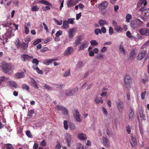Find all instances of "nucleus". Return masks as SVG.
<instances>
[{
	"label": "nucleus",
	"instance_id": "72a5a7b5",
	"mask_svg": "<svg viewBox=\"0 0 149 149\" xmlns=\"http://www.w3.org/2000/svg\"><path fill=\"white\" fill-rule=\"evenodd\" d=\"M131 140L134 146H136L137 145L136 139L135 137H134L132 135L131 136Z\"/></svg>",
	"mask_w": 149,
	"mask_h": 149
},
{
	"label": "nucleus",
	"instance_id": "a211bd4d",
	"mask_svg": "<svg viewBox=\"0 0 149 149\" xmlns=\"http://www.w3.org/2000/svg\"><path fill=\"white\" fill-rule=\"evenodd\" d=\"M57 60V58L53 59H47L44 60L43 63L46 65H49L51 64L53 62L56 61Z\"/></svg>",
	"mask_w": 149,
	"mask_h": 149
},
{
	"label": "nucleus",
	"instance_id": "cd10ccee",
	"mask_svg": "<svg viewBox=\"0 0 149 149\" xmlns=\"http://www.w3.org/2000/svg\"><path fill=\"white\" fill-rule=\"evenodd\" d=\"M39 3H40L45 5L49 6H52V4L46 1H45L44 0H42L39 1Z\"/></svg>",
	"mask_w": 149,
	"mask_h": 149
},
{
	"label": "nucleus",
	"instance_id": "3c124183",
	"mask_svg": "<svg viewBox=\"0 0 149 149\" xmlns=\"http://www.w3.org/2000/svg\"><path fill=\"white\" fill-rule=\"evenodd\" d=\"M109 33L110 35H111L114 33V31L113 28L111 26H110L109 28Z\"/></svg>",
	"mask_w": 149,
	"mask_h": 149
},
{
	"label": "nucleus",
	"instance_id": "aec40b11",
	"mask_svg": "<svg viewBox=\"0 0 149 149\" xmlns=\"http://www.w3.org/2000/svg\"><path fill=\"white\" fill-rule=\"evenodd\" d=\"M108 4V2L105 1L101 3L99 6L98 8L100 10L105 9L107 7Z\"/></svg>",
	"mask_w": 149,
	"mask_h": 149
},
{
	"label": "nucleus",
	"instance_id": "b1692460",
	"mask_svg": "<svg viewBox=\"0 0 149 149\" xmlns=\"http://www.w3.org/2000/svg\"><path fill=\"white\" fill-rule=\"evenodd\" d=\"M81 36H78L77 38L74 42V46L76 47L79 44L80 45V42L81 40Z\"/></svg>",
	"mask_w": 149,
	"mask_h": 149
},
{
	"label": "nucleus",
	"instance_id": "9b49d317",
	"mask_svg": "<svg viewBox=\"0 0 149 149\" xmlns=\"http://www.w3.org/2000/svg\"><path fill=\"white\" fill-rule=\"evenodd\" d=\"M137 52V50L136 48L133 49L130 53L129 59L130 60H132L134 59L136 56Z\"/></svg>",
	"mask_w": 149,
	"mask_h": 149
},
{
	"label": "nucleus",
	"instance_id": "5701e85b",
	"mask_svg": "<svg viewBox=\"0 0 149 149\" xmlns=\"http://www.w3.org/2000/svg\"><path fill=\"white\" fill-rule=\"evenodd\" d=\"M95 101L96 104H102L103 102V101L101 97H99L96 96L95 99Z\"/></svg>",
	"mask_w": 149,
	"mask_h": 149
},
{
	"label": "nucleus",
	"instance_id": "7c9ffc66",
	"mask_svg": "<svg viewBox=\"0 0 149 149\" xmlns=\"http://www.w3.org/2000/svg\"><path fill=\"white\" fill-rule=\"evenodd\" d=\"M15 44L18 48H20L21 47V43L18 38L15 41Z\"/></svg>",
	"mask_w": 149,
	"mask_h": 149
},
{
	"label": "nucleus",
	"instance_id": "4c0bfd02",
	"mask_svg": "<svg viewBox=\"0 0 149 149\" xmlns=\"http://www.w3.org/2000/svg\"><path fill=\"white\" fill-rule=\"evenodd\" d=\"M133 114L134 113L133 112L132 110H131V111L130 112L129 116V119L130 121H132L133 120Z\"/></svg>",
	"mask_w": 149,
	"mask_h": 149
},
{
	"label": "nucleus",
	"instance_id": "6e6552de",
	"mask_svg": "<svg viewBox=\"0 0 149 149\" xmlns=\"http://www.w3.org/2000/svg\"><path fill=\"white\" fill-rule=\"evenodd\" d=\"M88 42L86 40H84L83 42L80 43V45L78 46V51L83 50L88 47Z\"/></svg>",
	"mask_w": 149,
	"mask_h": 149
},
{
	"label": "nucleus",
	"instance_id": "de8ad7c7",
	"mask_svg": "<svg viewBox=\"0 0 149 149\" xmlns=\"http://www.w3.org/2000/svg\"><path fill=\"white\" fill-rule=\"evenodd\" d=\"M34 110H31L29 111V113L28 114V116L30 118H31L33 116V114L34 113Z\"/></svg>",
	"mask_w": 149,
	"mask_h": 149
},
{
	"label": "nucleus",
	"instance_id": "c03bdc74",
	"mask_svg": "<svg viewBox=\"0 0 149 149\" xmlns=\"http://www.w3.org/2000/svg\"><path fill=\"white\" fill-rule=\"evenodd\" d=\"M69 127L70 130H74L76 128V126L75 125L71 123L69 124Z\"/></svg>",
	"mask_w": 149,
	"mask_h": 149
},
{
	"label": "nucleus",
	"instance_id": "69168bd1",
	"mask_svg": "<svg viewBox=\"0 0 149 149\" xmlns=\"http://www.w3.org/2000/svg\"><path fill=\"white\" fill-rule=\"evenodd\" d=\"M63 34V31L61 30H59L56 33V36H59Z\"/></svg>",
	"mask_w": 149,
	"mask_h": 149
},
{
	"label": "nucleus",
	"instance_id": "dca6fc26",
	"mask_svg": "<svg viewBox=\"0 0 149 149\" xmlns=\"http://www.w3.org/2000/svg\"><path fill=\"white\" fill-rule=\"evenodd\" d=\"M76 31V28H73L69 30L68 32V37L70 38H72L74 36Z\"/></svg>",
	"mask_w": 149,
	"mask_h": 149
},
{
	"label": "nucleus",
	"instance_id": "2eb2a0df",
	"mask_svg": "<svg viewBox=\"0 0 149 149\" xmlns=\"http://www.w3.org/2000/svg\"><path fill=\"white\" fill-rule=\"evenodd\" d=\"M21 57L22 61L24 62H25L26 61H28L33 58V56H30L27 54H22Z\"/></svg>",
	"mask_w": 149,
	"mask_h": 149
},
{
	"label": "nucleus",
	"instance_id": "e2e57ef3",
	"mask_svg": "<svg viewBox=\"0 0 149 149\" xmlns=\"http://www.w3.org/2000/svg\"><path fill=\"white\" fill-rule=\"evenodd\" d=\"M126 34L127 36L129 38H132L134 37L132 35L130 32L129 31H128L127 32Z\"/></svg>",
	"mask_w": 149,
	"mask_h": 149
},
{
	"label": "nucleus",
	"instance_id": "2f4dec72",
	"mask_svg": "<svg viewBox=\"0 0 149 149\" xmlns=\"http://www.w3.org/2000/svg\"><path fill=\"white\" fill-rule=\"evenodd\" d=\"M99 23L101 26H103L104 25H108V23L104 20L101 19L99 21Z\"/></svg>",
	"mask_w": 149,
	"mask_h": 149
},
{
	"label": "nucleus",
	"instance_id": "79ce46f5",
	"mask_svg": "<svg viewBox=\"0 0 149 149\" xmlns=\"http://www.w3.org/2000/svg\"><path fill=\"white\" fill-rule=\"evenodd\" d=\"M94 32L95 35H98L99 34H102L101 30L99 28L95 29L94 30Z\"/></svg>",
	"mask_w": 149,
	"mask_h": 149
},
{
	"label": "nucleus",
	"instance_id": "7ed1b4c3",
	"mask_svg": "<svg viewBox=\"0 0 149 149\" xmlns=\"http://www.w3.org/2000/svg\"><path fill=\"white\" fill-rule=\"evenodd\" d=\"M13 66V65L11 63L4 62L2 63L1 68L4 72L7 73L12 70Z\"/></svg>",
	"mask_w": 149,
	"mask_h": 149
},
{
	"label": "nucleus",
	"instance_id": "4be33fe9",
	"mask_svg": "<svg viewBox=\"0 0 149 149\" xmlns=\"http://www.w3.org/2000/svg\"><path fill=\"white\" fill-rule=\"evenodd\" d=\"M78 139L81 140H86L87 139L86 135L83 133H80L78 134Z\"/></svg>",
	"mask_w": 149,
	"mask_h": 149
},
{
	"label": "nucleus",
	"instance_id": "393cba45",
	"mask_svg": "<svg viewBox=\"0 0 149 149\" xmlns=\"http://www.w3.org/2000/svg\"><path fill=\"white\" fill-rule=\"evenodd\" d=\"M143 4V6H145L147 4V1L146 0H139L138 3L137 5L138 7H140L141 5Z\"/></svg>",
	"mask_w": 149,
	"mask_h": 149
},
{
	"label": "nucleus",
	"instance_id": "0eeeda50",
	"mask_svg": "<svg viewBox=\"0 0 149 149\" xmlns=\"http://www.w3.org/2000/svg\"><path fill=\"white\" fill-rule=\"evenodd\" d=\"M112 24L114 26V29L116 32L120 33L123 32V29L122 28L120 25L118 24L116 21L113 20Z\"/></svg>",
	"mask_w": 149,
	"mask_h": 149
},
{
	"label": "nucleus",
	"instance_id": "412c9836",
	"mask_svg": "<svg viewBox=\"0 0 149 149\" xmlns=\"http://www.w3.org/2000/svg\"><path fill=\"white\" fill-rule=\"evenodd\" d=\"M73 48L71 47H68L64 53V55L67 56L70 54L73 50Z\"/></svg>",
	"mask_w": 149,
	"mask_h": 149
},
{
	"label": "nucleus",
	"instance_id": "423d86ee",
	"mask_svg": "<svg viewBox=\"0 0 149 149\" xmlns=\"http://www.w3.org/2000/svg\"><path fill=\"white\" fill-rule=\"evenodd\" d=\"M73 113L74 118L79 123L82 121V119L80 118V115L77 109H74L73 111Z\"/></svg>",
	"mask_w": 149,
	"mask_h": 149
},
{
	"label": "nucleus",
	"instance_id": "a18cd8bd",
	"mask_svg": "<svg viewBox=\"0 0 149 149\" xmlns=\"http://www.w3.org/2000/svg\"><path fill=\"white\" fill-rule=\"evenodd\" d=\"M45 88L50 91L53 90V88L50 86L49 85L47 84H45L44 86Z\"/></svg>",
	"mask_w": 149,
	"mask_h": 149
},
{
	"label": "nucleus",
	"instance_id": "f3484780",
	"mask_svg": "<svg viewBox=\"0 0 149 149\" xmlns=\"http://www.w3.org/2000/svg\"><path fill=\"white\" fill-rule=\"evenodd\" d=\"M140 10L141 11L142 14L145 17L149 16V9H144L143 8L141 7L139 11Z\"/></svg>",
	"mask_w": 149,
	"mask_h": 149
},
{
	"label": "nucleus",
	"instance_id": "49530a36",
	"mask_svg": "<svg viewBox=\"0 0 149 149\" xmlns=\"http://www.w3.org/2000/svg\"><path fill=\"white\" fill-rule=\"evenodd\" d=\"M34 66H33V69L34 70H36V72L38 73L41 74H43V72H42V70H40L38 67H36V68H34Z\"/></svg>",
	"mask_w": 149,
	"mask_h": 149
},
{
	"label": "nucleus",
	"instance_id": "774afa93",
	"mask_svg": "<svg viewBox=\"0 0 149 149\" xmlns=\"http://www.w3.org/2000/svg\"><path fill=\"white\" fill-rule=\"evenodd\" d=\"M43 24L44 27V29H45V30H46V32H49V29H48V27H47V25H46L45 22H43Z\"/></svg>",
	"mask_w": 149,
	"mask_h": 149
},
{
	"label": "nucleus",
	"instance_id": "4d7b16f0",
	"mask_svg": "<svg viewBox=\"0 0 149 149\" xmlns=\"http://www.w3.org/2000/svg\"><path fill=\"white\" fill-rule=\"evenodd\" d=\"M74 20V18H69L68 19L67 21L68 24H73Z\"/></svg>",
	"mask_w": 149,
	"mask_h": 149
},
{
	"label": "nucleus",
	"instance_id": "c756f323",
	"mask_svg": "<svg viewBox=\"0 0 149 149\" xmlns=\"http://www.w3.org/2000/svg\"><path fill=\"white\" fill-rule=\"evenodd\" d=\"M24 74L23 72L17 73L15 75L16 77L17 78H20L24 77Z\"/></svg>",
	"mask_w": 149,
	"mask_h": 149
},
{
	"label": "nucleus",
	"instance_id": "f704fd0d",
	"mask_svg": "<svg viewBox=\"0 0 149 149\" xmlns=\"http://www.w3.org/2000/svg\"><path fill=\"white\" fill-rule=\"evenodd\" d=\"M61 111L62 114L64 115H67L68 113V110L64 107L62 109Z\"/></svg>",
	"mask_w": 149,
	"mask_h": 149
},
{
	"label": "nucleus",
	"instance_id": "0e129e2a",
	"mask_svg": "<svg viewBox=\"0 0 149 149\" xmlns=\"http://www.w3.org/2000/svg\"><path fill=\"white\" fill-rule=\"evenodd\" d=\"M126 130L127 133L130 134L131 132V129L130 126L129 125H128L126 127Z\"/></svg>",
	"mask_w": 149,
	"mask_h": 149
},
{
	"label": "nucleus",
	"instance_id": "4468645a",
	"mask_svg": "<svg viewBox=\"0 0 149 149\" xmlns=\"http://www.w3.org/2000/svg\"><path fill=\"white\" fill-rule=\"evenodd\" d=\"M139 32L142 35L149 36V29L146 28H141L139 30Z\"/></svg>",
	"mask_w": 149,
	"mask_h": 149
},
{
	"label": "nucleus",
	"instance_id": "20e7f679",
	"mask_svg": "<svg viewBox=\"0 0 149 149\" xmlns=\"http://www.w3.org/2000/svg\"><path fill=\"white\" fill-rule=\"evenodd\" d=\"M78 88L75 87L74 88H70L66 90L65 95L67 96H71L76 95L78 91Z\"/></svg>",
	"mask_w": 149,
	"mask_h": 149
},
{
	"label": "nucleus",
	"instance_id": "6e6d98bb",
	"mask_svg": "<svg viewBox=\"0 0 149 149\" xmlns=\"http://www.w3.org/2000/svg\"><path fill=\"white\" fill-rule=\"evenodd\" d=\"M25 32L26 34H28L29 32V28L26 26H24Z\"/></svg>",
	"mask_w": 149,
	"mask_h": 149
},
{
	"label": "nucleus",
	"instance_id": "ddd939ff",
	"mask_svg": "<svg viewBox=\"0 0 149 149\" xmlns=\"http://www.w3.org/2000/svg\"><path fill=\"white\" fill-rule=\"evenodd\" d=\"M65 138L66 142L67 143L68 146H70L72 140V135L69 133H66L65 134Z\"/></svg>",
	"mask_w": 149,
	"mask_h": 149
},
{
	"label": "nucleus",
	"instance_id": "a19ab883",
	"mask_svg": "<svg viewBox=\"0 0 149 149\" xmlns=\"http://www.w3.org/2000/svg\"><path fill=\"white\" fill-rule=\"evenodd\" d=\"M64 107L62 106L57 105L55 107V109L57 111H61L62 109Z\"/></svg>",
	"mask_w": 149,
	"mask_h": 149
},
{
	"label": "nucleus",
	"instance_id": "8fccbe9b",
	"mask_svg": "<svg viewBox=\"0 0 149 149\" xmlns=\"http://www.w3.org/2000/svg\"><path fill=\"white\" fill-rule=\"evenodd\" d=\"M31 9L32 11H38L39 9V8L38 7L37 5H35V6L32 7Z\"/></svg>",
	"mask_w": 149,
	"mask_h": 149
},
{
	"label": "nucleus",
	"instance_id": "ea45409f",
	"mask_svg": "<svg viewBox=\"0 0 149 149\" xmlns=\"http://www.w3.org/2000/svg\"><path fill=\"white\" fill-rule=\"evenodd\" d=\"M104 58V55L102 53H100L96 56V58L98 59H100Z\"/></svg>",
	"mask_w": 149,
	"mask_h": 149
},
{
	"label": "nucleus",
	"instance_id": "58836bf2",
	"mask_svg": "<svg viewBox=\"0 0 149 149\" xmlns=\"http://www.w3.org/2000/svg\"><path fill=\"white\" fill-rule=\"evenodd\" d=\"M132 18V16L129 14H127L126 15V22H129L130 21V20Z\"/></svg>",
	"mask_w": 149,
	"mask_h": 149
},
{
	"label": "nucleus",
	"instance_id": "bf43d9fd",
	"mask_svg": "<svg viewBox=\"0 0 149 149\" xmlns=\"http://www.w3.org/2000/svg\"><path fill=\"white\" fill-rule=\"evenodd\" d=\"M53 20L56 22V24L58 25H61L62 23V21L61 20L60 21L56 20V19H53Z\"/></svg>",
	"mask_w": 149,
	"mask_h": 149
},
{
	"label": "nucleus",
	"instance_id": "c9c22d12",
	"mask_svg": "<svg viewBox=\"0 0 149 149\" xmlns=\"http://www.w3.org/2000/svg\"><path fill=\"white\" fill-rule=\"evenodd\" d=\"M20 48H22L24 49H26L28 47V43L23 42L21 44Z\"/></svg>",
	"mask_w": 149,
	"mask_h": 149
},
{
	"label": "nucleus",
	"instance_id": "052dcab7",
	"mask_svg": "<svg viewBox=\"0 0 149 149\" xmlns=\"http://www.w3.org/2000/svg\"><path fill=\"white\" fill-rule=\"evenodd\" d=\"M39 62V61L36 58H34L33 59L32 63L33 64H35L36 66H37L38 65Z\"/></svg>",
	"mask_w": 149,
	"mask_h": 149
},
{
	"label": "nucleus",
	"instance_id": "338daca9",
	"mask_svg": "<svg viewBox=\"0 0 149 149\" xmlns=\"http://www.w3.org/2000/svg\"><path fill=\"white\" fill-rule=\"evenodd\" d=\"M77 146V149H84V146L80 143L78 144Z\"/></svg>",
	"mask_w": 149,
	"mask_h": 149
},
{
	"label": "nucleus",
	"instance_id": "13d9d810",
	"mask_svg": "<svg viewBox=\"0 0 149 149\" xmlns=\"http://www.w3.org/2000/svg\"><path fill=\"white\" fill-rule=\"evenodd\" d=\"M70 74V70H67L63 74V76L64 77H67L69 76Z\"/></svg>",
	"mask_w": 149,
	"mask_h": 149
},
{
	"label": "nucleus",
	"instance_id": "09e8293b",
	"mask_svg": "<svg viewBox=\"0 0 149 149\" xmlns=\"http://www.w3.org/2000/svg\"><path fill=\"white\" fill-rule=\"evenodd\" d=\"M42 40L41 39H38L35 40L33 42V44L36 45L39 43L41 42Z\"/></svg>",
	"mask_w": 149,
	"mask_h": 149
},
{
	"label": "nucleus",
	"instance_id": "603ef678",
	"mask_svg": "<svg viewBox=\"0 0 149 149\" xmlns=\"http://www.w3.org/2000/svg\"><path fill=\"white\" fill-rule=\"evenodd\" d=\"M64 126L65 130H68V122L67 120H65L64 121Z\"/></svg>",
	"mask_w": 149,
	"mask_h": 149
},
{
	"label": "nucleus",
	"instance_id": "37998d69",
	"mask_svg": "<svg viewBox=\"0 0 149 149\" xmlns=\"http://www.w3.org/2000/svg\"><path fill=\"white\" fill-rule=\"evenodd\" d=\"M83 65V63L81 61H79L77 62L76 65L77 68H80L82 67Z\"/></svg>",
	"mask_w": 149,
	"mask_h": 149
},
{
	"label": "nucleus",
	"instance_id": "5fc2aeb1",
	"mask_svg": "<svg viewBox=\"0 0 149 149\" xmlns=\"http://www.w3.org/2000/svg\"><path fill=\"white\" fill-rule=\"evenodd\" d=\"M90 43L92 45H98V43L95 40L91 41Z\"/></svg>",
	"mask_w": 149,
	"mask_h": 149
},
{
	"label": "nucleus",
	"instance_id": "864d4df0",
	"mask_svg": "<svg viewBox=\"0 0 149 149\" xmlns=\"http://www.w3.org/2000/svg\"><path fill=\"white\" fill-rule=\"evenodd\" d=\"M7 149H14L12 145L10 144H7L6 145Z\"/></svg>",
	"mask_w": 149,
	"mask_h": 149
},
{
	"label": "nucleus",
	"instance_id": "e433bc0d",
	"mask_svg": "<svg viewBox=\"0 0 149 149\" xmlns=\"http://www.w3.org/2000/svg\"><path fill=\"white\" fill-rule=\"evenodd\" d=\"M22 87L23 89L25 90L26 91L29 90L30 87L26 84H23L22 85Z\"/></svg>",
	"mask_w": 149,
	"mask_h": 149
},
{
	"label": "nucleus",
	"instance_id": "680f3d73",
	"mask_svg": "<svg viewBox=\"0 0 149 149\" xmlns=\"http://www.w3.org/2000/svg\"><path fill=\"white\" fill-rule=\"evenodd\" d=\"M6 78L3 76L0 77V85L2 84V82L4 81Z\"/></svg>",
	"mask_w": 149,
	"mask_h": 149
},
{
	"label": "nucleus",
	"instance_id": "f8f14e48",
	"mask_svg": "<svg viewBox=\"0 0 149 149\" xmlns=\"http://www.w3.org/2000/svg\"><path fill=\"white\" fill-rule=\"evenodd\" d=\"M100 141L104 146L107 147L110 146V142L109 140L105 137H103L101 139Z\"/></svg>",
	"mask_w": 149,
	"mask_h": 149
},
{
	"label": "nucleus",
	"instance_id": "473e14b6",
	"mask_svg": "<svg viewBox=\"0 0 149 149\" xmlns=\"http://www.w3.org/2000/svg\"><path fill=\"white\" fill-rule=\"evenodd\" d=\"M10 85L15 88H17V84L13 81H9L8 82Z\"/></svg>",
	"mask_w": 149,
	"mask_h": 149
},
{
	"label": "nucleus",
	"instance_id": "f257e3e1",
	"mask_svg": "<svg viewBox=\"0 0 149 149\" xmlns=\"http://www.w3.org/2000/svg\"><path fill=\"white\" fill-rule=\"evenodd\" d=\"M2 25L3 27H6V33L2 36L3 38H1L3 41L2 43L4 45L5 42H7L8 39L13 36L14 34V32L12 31L13 28L11 26H12V24H11L10 21L4 22Z\"/></svg>",
	"mask_w": 149,
	"mask_h": 149
},
{
	"label": "nucleus",
	"instance_id": "9d476101",
	"mask_svg": "<svg viewBox=\"0 0 149 149\" xmlns=\"http://www.w3.org/2000/svg\"><path fill=\"white\" fill-rule=\"evenodd\" d=\"M79 2L78 0H68L67 1V6L70 8L75 5Z\"/></svg>",
	"mask_w": 149,
	"mask_h": 149
},
{
	"label": "nucleus",
	"instance_id": "f03ea898",
	"mask_svg": "<svg viewBox=\"0 0 149 149\" xmlns=\"http://www.w3.org/2000/svg\"><path fill=\"white\" fill-rule=\"evenodd\" d=\"M143 22L139 19H136L134 20L131 21L130 26L134 29H138V27H141Z\"/></svg>",
	"mask_w": 149,
	"mask_h": 149
},
{
	"label": "nucleus",
	"instance_id": "1a4fd4ad",
	"mask_svg": "<svg viewBox=\"0 0 149 149\" xmlns=\"http://www.w3.org/2000/svg\"><path fill=\"white\" fill-rule=\"evenodd\" d=\"M117 108L118 111L121 113H123L124 109V104L123 102L121 101H119L116 102Z\"/></svg>",
	"mask_w": 149,
	"mask_h": 149
},
{
	"label": "nucleus",
	"instance_id": "39448f33",
	"mask_svg": "<svg viewBox=\"0 0 149 149\" xmlns=\"http://www.w3.org/2000/svg\"><path fill=\"white\" fill-rule=\"evenodd\" d=\"M131 77L128 75H126L124 79V88L127 89L130 87V83L132 82Z\"/></svg>",
	"mask_w": 149,
	"mask_h": 149
},
{
	"label": "nucleus",
	"instance_id": "c85d7f7f",
	"mask_svg": "<svg viewBox=\"0 0 149 149\" xmlns=\"http://www.w3.org/2000/svg\"><path fill=\"white\" fill-rule=\"evenodd\" d=\"M31 83L32 85L35 88H38V87L35 81L32 78H31Z\"/></svg>",
	"mask_w": 149,
	"mask_h": 149
},
{
	"label": "nucleus",
	"instance_id": "bb28decb",
	"mask_svg": "<svg viewBox=\"0 0 149 149\" xmlns=\"http://www.w3.org/2000/svg\"><path fill=\"white\" fill-rule=\"evenodd\" d=\"M62 27L64 29H66L69 27L68 23L67 20L63 21Z\"/></svg>",
	"mask_w": 149,
	"mask_h": 149
},
{
	"label": "nucleus",
	"instance_id": "a878e982",
	"mask_svg": "<svg viewBox=\"0 0 149 149\" xmlns=\"http://www.w3.org/2000/svg\"><path fill=\"white\" fill-rule=\"evenodd\" d=\"M119 50L120 51V53L121 54H123L124 55H126V51L124 48L123 45H120L119 47Z\"/></svg>",
	"mask_w": 149,
	"mask_h": 149
},
{
	"label": "nucleus",
	"instance_id": "6ab92c4d",
	"mask_svg": "<svg viewBox=\"0 0 149 149\" xmlns=\"http://www.w3.org/2000/svg\"><path fill=\"white\" fill-rule=\"evenodd\" d=\"M147 54L146 51H142L137 56V58L138 60H141L143 59Z\"/></svg>",
	"mask_w": 149,
	"mask_h": 149
}]
</instances>
